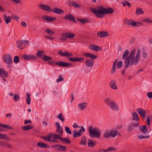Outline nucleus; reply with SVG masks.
<instances>
[{
	"label": "nucleus",
	"mask_w": 152,
	"mask_h": 152,
	"mask_svg": "<svg viewBox=\"0 0 152 152\" xmlns=\"http://www.w3.org/2000/svg\"><path fill=\"white\" fill-rule=\"evenodd\" d=\"M135 51V49L132 50L125 59L124 67L126 69H127L129 66H131L133 64L136 65L138 63L141 57L140 50H138L134 57Z\"/></svg>",
	"instance_id": "f257e3e1"
},
{
	"label": "nucleus",
	"mask_w": 152,
	"mask_h": 152,
	"mask_svg": "<svg viewBox=\"0 0 152 152\" xmlns=\"http://www.w3.org/2000/svg\"><path fill=\"white\" fill-rule=\"evenodd\" d=\"M90 10L96 17L99 18H103L105 14H111L114 11L111 8L107 7L106 8L102 6L99 7L97 9L90 7Z\"/></svg>",
	"instance_id": "f03ea898"
},
{
	"label": "nucleus",
	"mask_w": 152,
	"mask_h": 152,
	"mask_svg": "<svg viewBox=\"0 0 152 152\" xmlns=\"http://www.w3.org/2000/svg\"><path fill=\"white\" fill-rule=\"evenodd\" d=\"M88 130L91 137L92 138H100L101 133L98 128L96 127L93 128L92 126H90L88 127Z\"/></svg>",
	"instance_id": "7ed1b4c3"
},
{
	"label": "nucleus",
	"mask_w": 152,
	"mask_h": 152,
	"mask_svg": "<svg viewBox=\"0 0 152 152\" xmlns=\"http://www.w3.org/2000/svg\"><path fill=\"white\" fill-rule=\"evenodd\" d=\"M104 102L110 109L118 111L119 108L115 102L109 98H106Z\"/></svg>",
	"instance_id": "20e7f679"
},
{
	"label": "nucleus",
	"mask_w": 152,
	"mask_h": 152,
	"mask_svg": "<svg viewBox=\"0 0 152 152\" xmlns=\"http://www.w3.org/2000/svg\"><path fill=\"white\" fill-rule=\"evenodd\" d=\"M62 38H59V40L62 41H65L67 40V38L72 39L75 37V34L71 33L66 32L61 34Z\"/></svg>",
	"instance_id": "39448f33"
},
{
	"label": "nucleus",
	"mask_w": 152,
	"mask_h": 152,
	"mask_svg": "<svg viewBox=\"0 0 152 152\" xmlns=\"http://www.w3.org/2000/svg\"><path fill=\"white\" fill-rule=\"evenodd\" d=\"M38 7L42 10L45 11L49 12L52 11L49 5L44 4H41Z\"/></svg>",
	"instance_id": "423d86ee"
},
{
	"label": "nucleus",
	"mask_w": 152,
	"mask_h": 152,
	"mask_svg": "<svg viewBox=\"0 0 152 152\" xmlns=\"http://www.w3.org/2000/svg\"><path fill=\"white\" fill-rule=\"evenodd\" d=\"M4 62L7 64H10L12 62L11 55L9 54L5 55L3 57Z\"/></svg>",
	"instance_id": "0eeeda50"
},
{
	"label": "nucleus",
	"mask_w": 152,
	"mask_h": 152,
	"mask_svg": "<svg viewBox=\"0 0 152 152\" xmlns=\"http://www.w3.org/2000/svg\"><path fill=\"white\" fill-rule=\"evenodd\" d=\"M136 111L139 114L142 118L143 119H145L146 113L145 110L141 108H138L136 109Z\"/></svg>",
	"instance_id": "6e6552de"
},
{
	"label": "nucleus",
	"mask_w": 152,
	"mask_h": 152,
	"mask_svg": "<svg viewBox=\"0 0 152 152\" xmlns=\"http://www.w3.org/2000/svg\"><path fill=\"white\" fill-rule=\"evenodd\" d=\"M56 64L61 66L68 67L70 66L72 64L63 61H58L56 62Z\"/></svg>",
	"instance_id": "1a4fd4ad"
},
{
	"label": "nucleus",
	"mask_w": 152,
	"mask_h": 152,
	"mask_svg": "<svg viewBox=\"0 0 152 152\" xmlns=\"http://www.w3.org/2000/svg\"><path fill=\"white\" fill-rule=\"evenodd\" d=\"M64 19L66 20H70L72 22H73L75 23H76L75 20V18L73 15L71 14H69L64 17Z\"/></svg>",
	"instance_id": "9d476101"
},
{
	"label": "nucleus",
	"mask_w": 152,
	"mask_h": 152,
	"mask_svg": "<svg viewBox=\"0 0 152 152\" xmlns=\"http://www.w3.org/2000/svg\"><path fill=\"white\" fill-rule=\"evenodd\" d=\"M22 57L25 60H32L37 58L36 56L34 55L26 54L23 55Z\"/></svg>",
	"instance_id": "9b49d317"
},
{
	"label": "nucleus",
	"mask_w": 152,
	"mask_h": 152,
	"mask_svg": "<svg viewBox=\"0 0 152 152\" xmlns=\"http://www.w3.org/2000/svg\"><path fill=\"white\" fill-rule=\"evenodd\" d=\"M56 126V132L61 135H62L63 134V129L62 127H61L58 122H56L55 124Z\"/></svg>",
	"instance_id": "f8f14e48"
},
{
	"label": "nucleus",
	"mask_w": 152,
	"mask_h": 152,
	"mask_svg": "<svg viewBox=\"0 0 152 152\" xmlns=\"http://www.w3.org/2000/svg\"><path fill=\"white\" fill-rule=\"evenodd\" d=\"M58 54L62 56H65L66 57H67V58H68V57L69 56H72V54L70 53L67 52H63L62 50H60L58 52Z\"/></svg>",
	"instance_id": "ddd939ff"
},
{
	"label": "nucleus",
	"mask_w": 152,
	"mask_h": 152,
	"mask_svg": "<svg viewBox=\"0 0 152 152\" xmlns=\"http://www.w3.org/2000/svg\"><path fill=\"white\" fill-rule=\"evenodd\" d=\"M42 19L49 22H52L56 19L55 18L48 16L46 15L42 16Z\"/></svg>",
	"instance_id": "4468645a"
},
{
	"label": "nucleus",
	"mask_w": 152,
	"mask_h": 152,
	"mask_svg": "<svg viewBox=\"0 0 152 152\" xmlns=\"http://www.w3.org/2000/svg\"><path fill=\"white\" fill-rule=\"evenodd\" d=\"M94 64V60L91 59H87L85 61L86 65L88 67H91Z\"/></svg>",
	"instance_id": "2eb2a0df"
},
{
	"label": "nucleus",
	"mask_w": 152,
	"mask_h": 152,
	"mask_svg": "<svg viewBox=\"0 0 152 152\" xmlns=\"http://www.w3.org/2000/svg\"><path fill=\"white\" fill-rule=\"evenodd\" d=\"M83 55L86 57H90L92 59H95L97 58V56L89 53H83Z\"/></svg>",
	"instance_id": "dca6fc26"
},
{
	"label": "nucleus",
	"mask_w": 152,
	"mask_h": 152,
	"mask_svg": "<svg viewBox=\"0 0 152 152\" xmlns=\"http://www.w3.org/2000/svg\"><path fill=\"white\" fill-rule=\"evenodd\" d=\"M89 48L95 51L98 52L101 50V48L99 46L94 44L89 46Z\"/></svg>",
	"instance_id": "f3484780"
},
{
	"label": "nucleus",
	"mask_w": 152,
	"mask_h": 152,
	"mask_svg": "<svg viewBox=\"0 0 152 152\" xmlns=\"http://www.w3.org/2000/svg\"><path fill=\"white\" fill-rule=\"evenodd\" d=\"M68 59L70 61L73 62L76 61L81 62L84 60L83 58H77L75 57V58H68Z\"/></svg>",
	"instance_id": "a211bd4d"
},
{
	"label": "nucleus",
	"mask_w": 152,
	"mask_h": 152,
	"mask_svg": "<svg viewBox=\"0 0 152 152\" xmlns=\"http://www.w3.org/2000/svg\"><path fill=\"white\" fill-rule=\"evenodd\" d=\"M8 76V73L6 71L3 69L0 68V76L2 78L3 77H7Z\"/></svg>",
	"instance_id": "6ab92c4d"
},
{
	"label": "nucleus",
	"mask_w": 152,
	"mask_h": 152,
	"mask_svg": "<svg viewBox=\"0 0 152 152\" xmlns=\"http://www.w3.org/2000/svg\"><path fill=\"white\" fill-rule=\"evenodd\" d=\"M139 128L140 130L144 134H147L148 133V128L146 125H140Z\"/></svg>",
	"instance_id": "aec40b11"
},
{
	"label": "nucleus",
	"mask_w": 152,
	"mask_h": 152,
	"mask_svg": "<svg viewBox=\"0 0 152 152\" xmlns=\"http://www.w3.org/2000/svg\"><path fill=\"white\" fill-rule=\"evenodd\" d=\"M0 145L4 147H7L9 148H11L12 146L9 144L8 143L2 141L0 142Z\"/></svg>",
	"instance_id": "412c9836"
},
{
	"label": "nucleus",
	"mask_w": 152,
	"mask_h": 152,
	"mask_svg": "<svg viewBox=\"0 0 152 152\" xmlns=\"http://www.w3.org/2000/svg\"><path fill=\"white\" fill-rule=\"evenodd\" d=\"M53 13L57 14H63L64 12V11L61 9L58 8H55L52 10Z\"/></svg>",
	"instance_id": "4be33fe9"
},
{
	"label": "nucleus",
	"mask_w": 152,
	"mask_h": 152,
	"mask_svg": "<svg viewBox=\"0 0 152 152\" xmlns=\"http://www.w3.org/2000/svg\"><path fill=\"white\" fill-rule=\"evenodd\" d=\"M97 34L99 37H104L108 36L109 34L106 32L100 31L97 32Z\"/></svg>",
	"instance_id": "5701e85b"
},
{
	"label": "nucleus",
	"mask_w": 152,
	"mask_h": 152,
	"mask_svg": "<svg viewBox=\"0 0 152 152\" xmlns=\"http://www.w3.org/2000/svg\"><path fill=\"white\" fill-rule=\"evenodd\" d=\"M116 81L115 80H111L110 83V86L111 88L113 89H117L118 87L115 85Z\"/></svg>",
	"instance_id": "b1692460"
},
{
	"label": "nucleus",
	"mask_w": 152,
	"mask_h": 152,
	"mask_svg": "<svg viewBox=\"0 0 152 152\" xmlns=\"http://www.w3.org/2000/svg\"><path fill=\"white\" fill-rule=\"evenodd\" d=\"M87 105V103L84 102L79 104H78V107L81 110H82L86 107Z\"/></svg>",
	"instance_id": "393cba45"
},
{
	"label": "nucleus",
	"mask_w": 152,
	"mask_h": 152,
	"mask_svg": "<svg viewBox=\"0 0 152 152\" xmlns=\"http://www.w3.org/2000/svg\"><path fill=\"white\" fill-rule=\"evenodd\" d=\"M37 145L39 147L43 148H50V147L47 144L42 142H39L37 143Z\"/></svg>",
	"instance_id": "a878e982"
},
{
	"label": "nucleus",
	"mask_w": 152,
	"mask_h": 152,
	"mask_svg": "<svg viewBox=\"0 0 152 152\" xmlns=\"http://www.w3.org/2000/svg\"><path fill=\"white\" fill-rule=\"evenodd\" d=\"M0 139H4L8 141L10 140V139L7 136L4 134H1L0 133Z\"/></svg>",
	"instance_id": "bb28decb"
},
{
	"label": "nucleus",
	"mask_w": 152,
	"mask_h": 152,
	"mask_svg": "<svg viewBox=\"0 0 152 152\" xmlns=\"http://www.w3.org/2000/svg\"><path fill=\"white\" fill-rule=\"evenodd\" d=\"M96 144V142L93 141L91 140H89L88 142V147H94L95 146Z\"/></svg>",
	"instance_id": "cd10ccee"
},
{
	"label": "nucleus",
	"mask_w": 152,
	"mask_h": 152,
	"mask_svg": "<svg viewBox=\"0 0 152 152\" xmlns=\"http://www.w3.org/2000/svg\"><path fill=\"white\" fill-rule=\"evenodd\" d=\"M77 20L79 22H80L81 23L83 24H85L86 22H89V20L87 18H86L84 19L81 18H78L77 19Z\"/></svg>",
	"instance_id": "c85d7f7f"
},
{
	"label": "nucleus",
	"mask_w": 152,
	"mask_h": 152,
	"mask_svg": "<svg viewBox=\"0 0 152 152\" xmlns=\"http://www.w3.org/2000/svg\"><path fill=\"white\" fill-rule=\"evenodd\" d=\"M16 44L17 47L18 48L20 49H23V48L22 47L23 45L24 44V41L22 40H18L16 42Z\"/></svg>",
	"instance_id": "c756f323"
},
{
	"label": "nucleus",
	"mask_w": 152,
	"mask_h": 152,
	"mask_svg": "<svg viewBox=\"0 0 152 152\" xmlns=\"http://www.w3.org/2000/svg\"><path fill=\"white\" fill-rule=\"evenodd\" d=\"M33 127L31 125H27L25 126H23L21 127V129L24 130L28 131L33 128Z\"/></svg>",
	"instance_id": "7c9ffc66"
},
{
	"label": "nucleus",
	"mask_w": 152,
	"mask_h": 152,
	"mask_svg": "<svg viewBox=\"0 0 152 152\" xmlns=\"http://www.w3.org/2000/svg\"><path fill=\"white\" fill-rule=\"evenodd\" d=\"M144 13V12L140 8L138 7L136 9V15H142Z\"/></svg>",
	"instance_id": "2f4dec72"
},
{
	"label": "nucleus",
	"mask_w": 152,
	"mask_h": 152,
	"mask_svg": "<svg viewBox=\"0 0 152 152\" xmlns=\"http://www.w3.org/2000/svg\"><path fill=\"white\" fill-rule=\"evenodd\" d=\"M87 143V139L86 137L84 136H83L82 137V139L80 142V144L82 145H86Z\"/></svg>",
	"instance_id": "473e14b6"
},
{
	"label": "nucleus",
	"mask_w": 152,
	"mask_h": 152,
	"mask_svg": "<svg viewBox=\"0 0 152 152\" xmlns=\"http://www.w3.org/2000/svg\"><path fill=\"white\" fill-rule=\"evenodd\" d=\"M42 138L47 141H51V138H52V134H49L46 137H43Z\"/></svg>",
	"instance_id": "72a5a7b5"
},
{
	"label": "nucleus",
	"mask_w": 152,
	"mask_h": 152,
	"mask_svg": "<svg viewBox=\"0 0 152 152\" xmlns=\"http://www.w3.org/2000/svg\"><path fill=\"white\" fill-rule=\"evenodd\" d=\"M132 116L133 117V120L137 121H139V116L137 113L135 112H133L132 113Z\"/></svg>",
	"instance_id": "f704fd0d"
},
{
	"label": "nucleus",
	"mask_w": 152,
	"mask_h": 152,
	"mask_svg": "<svg viewBox=\"0 0 152 152\" xmlns=\"http://www.w3.org/2000/svg\"><path fill=\"white\" fill-rule=\"evenodd\" d=\"M72 132L73 134V136L74 138L80 137L81 135V133L77 132L76 130H74Z\"/></svg>",
	"instance_id": "c9c22d12"
},
{
	"label": "nucleus",
	"mask_w": 152,
	"mask_h": 152,
	"mask_svg": "<svg viewBox=\"0 0 152 152\" xmlns=\"http://www.w3.org/2000/svg\"><path fill=\"white\" fill-rule=\"evenodd\" d=\"M5 21L7 24L11 22V20L10 16L7 17L6 15H5L3 16Z\"/></svg>",
	"instance_id": "e433bc0d"
},
{
	"label": "nucleus",
	"mask_w": 152,
	"mask_h": 152,
	"mask_svg": "<svg viewBox=\"0 0 152 152\" xmlns=\"http://www.w3.org/2000/svg\"><path fill=\"white\" fill-rule=\"evenodd\" d=\"M60 140L61 142L66 144H69L71 143V141L68 138H62L61 137Z\"/></svg>",
	"instance_id": "4c0bfd02"
},
{
	"label": "nucleus",
	"mask_w": 152,
	"mask_h": 152,
	"mask_svg": "<svg viewBox=\"0 0 152 152\" xmlns=\"http://www.w3.org/2000/svg\"><path fill=\"white\" fill-rule=\"evenodd\" d=\"M45 54L44 51L38 50V53H36V55L39 58H42Z\"/></svg>",
	"instance_id": "58836bf2"
},
{
	"label": "nucleus",
	"mask_w": 152,
	"mask_h": 152,
	"mask_svg": "<svg viewBox=\"0 0 152 152\" xmlns=\"http://www.w3.org/2000/svg\"><path fill=\"white\" fill-rule=\"evenodd\" d=\"M53 59L51 57L48 56L47 55H45L42 58V60L45 61H48Z\"/></svg>",
	"instance_id": "ea45409f"
},
{
	"label": "nucleus",
	"mask_w": 152,
	"mask_h": 152,
	"mask_svg": "<svg viewBox=\"0 0 152 152\" xmlns=\"http://www.w3.org/2000/svg\"><path fill=\"white\" fill-rule=\"evenodd\" d=\"M129 50H125L124 53L122 56V59H126V57L129 54Z\"/></svg>",
	"instance_id": "a19ab883"
},
{
	"label": "nucleus",
	"mask_w": 152,
	"mask_h": 152,
	"mask_svg": "<svg viewBox=\"0 0 152 152\" xmlns=\"http://www.w3.org/2000/svg\"><path fill=\"white\" fill-rule=\"evenodd\" d=\"M52 138L55 139L61 140V137L59 135L55 134H52Z\"/></svg>",
	"instance_id": "79ce46f5"
},
{
	"label": "nucleus",
	"mask_w": 152,
	"mask_h": 152,
	"mask_svg": "<svg viewBox=\"0 0 152 152\" xmlns=\"http://www.w3.org/2000/svg\"><path fill=\"white\" fill-rule=\"evenodd\" d=\"M110 132V137H114L116 136L117 131L116 130H113L111 131Z\"/></svg>",
	"instance_id": "37998d69"
},
{
	"label": "nucleus",
	"mask_w": 152,
	"mask_h": 152,
	"mask_svg": "<svg viewBox=\"0 0 152 152\" xmlns=\"http://www.w3.org/2000/svg\"><path fill=\"white\" fill-rule=\"evenodd\" d=\"M27 96L26 103L28 104H29L31 102L30 94L29 93L27 94Z\"/></svg>",
	"instance_id": "c03bdc74"
},
{
	"label": "nucleus",
	"mask_w": 152,
	"mask_h": 152,
	"mask_svg": "<svg viewBox=\"0 0 152 152\" xmlns=\"http://www.w3.org/2000/svg\"><path fill=\"white\" fill-rule=\"evenodd\" d=\"M20 58L18 56H16L14 57L13 58V61L14 63L17 64L19 62Z\"/></svg>",
	"instance_id": "a18cd8bd"
},
{
	"label": "nucleus",
	"mask_w": 152,
	"mask_h": 152,
	"mask_svg": "<svg viewBox=\"0 0 152 152\" xmlns=\"http://www.w3.org/2000/svg\"><path fill=\"white\" fill-rule=\"evenodd\" d=\"M103 137L106 138H109L110 137V132L109 131L105 132L104 134Z\"/></svg>",
	"instance_id": "49530a36"
},
{
	"label": "nucleus",
	"mask_w": 152,
	"mask_h": 152,
	"mask_svg": "<svg viewBox=\"0 0 152 152\" xmlns=\"http://www.w3.org/2000/svg\"><path fill=\"white\" fill-rule=\"evenodd\" d=\"M45 31L50 35H53L54 34L55 32L49 29H46L45 30Z\"/></svg>",
	"instance_id": "de8ad7c7"
},
{
	"label": "nucleus",
	"mask_w": 152,
	"mask_h": 152,
	"mask_svg": "<svg viewBox=\"0 0 152 152\" xmlns=\"http://www.w3.org/2000/svg\"><path fill=\"white\" fill-rule=\"evenodd\" d=\"M14 100L15 101H18L20 100V97L18 94H15L14 96Z\"/></svg>",
	"instance_id": "09e8293b"
},
{
	"label": "nucleus",
	"mask_w": 152,
	"mask_h": 152,
	"mask_svg": "<svg viewBox=\"0 0 152 152\" xmlns=\"http://www.w3.org/2000/svg\"><path fill=\"white\" fill-rule=\"evenodd\" d=\"M138 137L139 139H142L144 138H149V136H143L142 135H140L138 136Z\"/></svg>",
	"instance_id": "8fccbe9b"
},
{
	"label": "nucleus",
	"mask_w": 152,
	"mask_h": 152,
	"mask_svg": "<svg viewBox=\"0 0 152 152\" xmlns=\"http://www.w3.org/2000/svg\"><path fill=\"white\" fill-rule=\"evenodd\" d=\"M58 118L62 121H65V119L63 117V114L62 113H60L58 115Z\"/></svg>",
	"instance_id": "3c124183"
},
{
	"label": "nucleus",
	"mask_w": 152,
	"mask_h": 152,
	"mask_svg": "<svg viewBox=\"0 0 152 152\" xmlns=\"http://www.w3.org/2000/svg\"><path fill=\"white\" fill-rule=\"evenodd\" d=\"M122 66V63L121 61H120L118 62L117 65V68L118 69H119L121 68Z\"/></svg>",
	"instance_id": "603ef678"
},
{
	"label": "nucleus",
	"mask_w": 152,
	"mask_h": 152,
	"mask_svg": "<svg viewBox=\"0 0 152 152\" xmlns=\"http://www.w3.org/2000/svg\"><path fill=\"white\" fill-rule=\"evenodd\" d=\"M65 129L66 132L69 134H71L72 133L71 131L69 128L68 127H65Z\"/></svg>",
	"instance_id": "864d4df0"
},
{
	"label": "nucleus",
	"mask_w": 152,
	"mask_h": 152,
	"mask_svg": "<svg viewBox=\"0 0 152 152\" xmlns=\"http://www.w3.org/2000/svg\"><path fill=\"white\" fill-rule=\"evenodd\" d=\"M0 126H1L2 127L7 128L9 129H10L11 128V127L10 126L4 124H0Z\"/></svg>",
	"instance_id": "5fc2aeb1"
},
{
	"label": "nucleus",
	"mask_w": 152,
	"mask_h": 152,
	"mask_svg": "<svg viewBox=\"0 0 152 152\" xmlns=\"http://www.w3.org/2000/svg\"><path fill=\"white\" fill-rule=\"evenodd\" d=\"M60 151H65L66 150V148L65 146L60 145Z\"/></svg>",
	"instance_id": "6e6d98bb"
},
{
	"label": "nucleus",
	"mask_w": 152,
	"mask_h": 152,
	"mask_svg": "<svg viewBox=\"0 0 152 152\" xmlns=\"http://www.w3.org/2000/svg\"><path fill=\"white\" fill-rule=\"evenodd\" d=\"M74 7L79 8L80 7V6L75 2H73L72 4Z\"/></svg>",
	"instance_id": "4d7b16f0"
},
{
	"label": "nucleus",
	"mask_w": 152,
	"mask_h": 152,
	"mask_svg": "<svg viewBox=\"0 0 152 152\" xmlns=\"http://www.w3.org/2000/svg\"><path fill=\"white\" fill-rule=\"evenodd\" d=\"M122 4H123V6L124 7H125L126 5H128L129 7L130 6H131L130 4L127 1H126V2L123 1L122 3Z\"/></svg>",
	"instance_id": "13d9d810"
},
{
	"label": "nucleus",
	"mask_w": 152,
	"mask_h": 152,
	"mask_svg": "<svg viewBox=\"0 0 152 152\" xmlns=\"http://www.w3.org/2000/svg\"><path fill=\"white\" fill-rule=\"evenodd\" d=\"M60 145L57 144L56 145H55L52 146V147L53 148H55L56 149L58 150V151H60Z\"/></svg>",
	"instance_id": "bf43d9fd"
},
{
	"label": "nucleus",
	"mask_w": 152,
	"mask_h": 152,
	"mask_svg": "<svg viewBox=\"0 0 152 152\" xmlns=\"http://www.w3.org/2000/svg\"><path fill=\"white\" fill-rule=\"evenodd\" d=\"M59 78L57 79L56 80V82H61L64 80V79L63 77H62V76L61 75H59Z\"/></svg>",
	"instance_id": "052dcab7"
},
{
	"label": "nucleus",
	"mask_w": 152,
	"mask_h": 152,
	"mask_svg": "<svg viewBox=\"0 0 152 152\" xmlns=\"http://www.w3.org/2000/svg\"><path fill=\"white\" fill-rule=\"evenodd\" d=\"M143 21L148 23H151L152 22V21L149 18L145 19L143 20Z\"/></svg>",
	"instance_id": "680f3d73"
},
{
	"label": "nucleus",
	"mask_w": 152,
	"mask_h": 152,
	"mask_svg": "<svg viewBox=\"0 0 152 152\" xmlns=\"http://www.w3.org/2000/svg\"><path fill=\"white\" fill-rule=\"evenodd\" d=\"M125 23L128 25H131L132 20L126 19L125 20Z\"/></svg>",
	"instance_id": "e2e57ef3"
},
{
	"label": "nucleus",
	"mask_w": 152,
	"mask_h": 152,
	"mask_svg": "<svg viewBox=\"0 0 152 152\" xmlns=\"http://www.w3.org/2000/svg\"><path fill=\"white\" fill-rule=\"evenodd\" d=\"M116 150V148H115L113 147H111L109 148H108L107 149V150H108L109 151H115Z\"/></svg>",
	"instance_id": "0e129e2a"
},
{
	"label": "nucleus",
	"mask_w": 152,
	"mask_h": 152,
	"mask_svg": "<svg viewBox=\"0 0 152 152\" xmlns=\"http://www.w3.org/2000/svg\"><path fill=\"white\" fill-rule=\"evenodd\" d=\"M142 57L143 58H146L148 57L147 54L145 52H143L142 53Z\"/></svg>",
	"instance_id": "69168bd1"
},
{
	"label": "nucleus",
	"mask_w": 152,
	"mask_h": 152,
	"mask_svg": "<svg viewBox=\"0 0 152 152\" xmlns=\"http://www.w3.org/2000/svg\"><path fill=\"white\" fill-rule=\"evenodd\" d=\"M147 95L148 98L150 99L152 98V92H149L148 93Z\"/></svg>",
	"instance_id": "338daca9"
},
{
	"label": "nucleus",
	"mask_w": 152,
	"mask_h": 152,
	"mask_svg": "<svg viewBox=\"0 0 152 152\" xmlns=\"http://www.w3.org/2000/svg\"><path fill=\"white\" fill-rule=\"evenodd\" d=\"M137 22L132 20V22L131 24V25L133 26H137Z\"/></svg>",
	"instance_id": "774afa93"
}]
</instances>
